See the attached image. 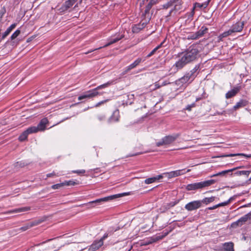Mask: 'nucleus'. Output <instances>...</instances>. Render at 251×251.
<instances>
[{
    "label": "nucleus",
    "instance_id": "obj_1",
    "mask_svg": "<svg viewBox=\"0 0 251 251\" xmlns=\"http://www.w3.org/2000/svg\"><path fill=\"white\" fill-rule=\"evenodd\" d=\"M199 52L198 46L192 45L185 51L179 53L178 56L180 58L174 65L176 71L182 69L187 64L195 61L199 57Z\"/></svg>",
    "mask_w": 251,
    "mask_h": 251
},
{
    "label": "nucleus",
    "instance_id": "obj_2",
    "mask_svg": "<svg viewBox=\"0 0 251 251\" xmlns=\"http://www.w3.org/2000/svg\"><path fill=\"white\" fill-rule=\"evenodd\" d=\"M112 82L113 81H109L106 83L98 86L94 89L86 92L84 94L78 97V100H81L84 99H90L95 97L98 95H100V94L98 91L108 87L110 85L112 84Z\"/></svg>",
    "mask_w": 251,
    "mask_h": 251
},
{
    "label": "nucleus",
    "instance_id": "obj_3",
    "mask_svg": "<svg viewBox=\"0 0 251 251\" xmlns=\"http://www.w3.org/2000/svg\"><path fill=\"white\" fill-rule=\"evenodd\" d=\"M216 182L214 179H210L200 182H196L192 184H188L186 189L188 191L196 190L198 189H201L203 188L209 186Z\"/></svg>",
    "mask_w": 251,
    "mask_h": 251
},
{
    "label": "nucleus",
    "instance_id": "obj_4",
    "mask_svg": "<svg viewBox=\"0 0 251 251\" xmlns=\"http://www.w3.org/2000/svg\"><path fill=\"white\" fill-rule=\"evenodd\" d=\"M126 193H121V194H118L116 195H113L111 196H109L108 197H106L103 198H100L99 199L96 200L95 201H90L88 203V204H92V203H96L97 204H100L101 203L103 202H105L110 200H112L124 196L126 195Z\"/></svg>",
    "mask_w": 251,
    "mask_h": 251
},
{
    "label": "nucleus",
    "instance_id": "obj_5",
    "mask_svg": "<svg viewBox=\"0 0 251 251\" xmlns=\"http://www.w3.org/2000/svg\"><path fill=\"white\" fill-rule=\"evenodd\" d=\"M47 219V217H43L40 218V219L35 220L33 222H32L31 223H28L26 224L25 226L21 227L20 228V230H21L22 231H25L27 229H29V228L33 227L35 226H37L41 223L45 221Z\"/></svg>",
    "mask_w": 251,
    "mask_h": 251
},
{
    "label": "nucleus",
    "instance_id": "obj_6",
    "mask_svg": "<svg viewBox=\"0 0 251 251\" xmlns=\"http://www.w3.org/2000/svg\"><path fill=\"white\" fill-rule=\"evenodd\" d=\"M251 218V213H249L244 216L241 217L236 222L233 223L231 224V226L234 228H236L237 226H241L244 223L247 222L249 219Z\"/></svg>",
    "mask_w": 251,
    "mask_h": 251
},
{
    "label": "nucleus",
    "instance_id": "obj_7",
    "mask_svg": "<svg viewBox=\"0 0 251 251\" xmlns=\"http://www.w3.org/2000/svg\"><path fill=\"white\" fill-rule=\"evenodd\" d=\"M201 206V201H194L186 204L185 208L188 211H192L197 209Z\"/></svg>",
    "mask_w": 251,
    "mask_h": 251
},
{
    "label": "nucleus",
    "instance_id": "obj_8",
    "mask_svg": "<svg viewBox=\"0 0 251 251\" xmlns=\"http://www.w3.org/2000/svg\"><path fill=\"white\" fill-rule=\"evenodd\" d=\"M191 78L193 79V72H188L183 77L177 80L176 84L178 85H182L183 84L188 82Z\"/></svg>",
    "mask_w": 251,
    "mask_h": 251
},
{
    "label": "nucleus",
    "instance_id": "obj_9",
    "mask_svg": "<svg viewBox=\"0 0 251 251\" xmlns=\"http://www.w3.org/2000/svg\"><path fill=\"white\" fill-rule=\"evenodd\" d=\"M142 60L141 58H137L136 60L134 61L133 63L126 67L125 70L121 74V76H123L131 70L135 68L136 66H137L141 62Z\"/></svg>",
    "mask_w": 251,
    "mask_h": 251
},
{
    "label": "nucleus",
    "instance_id": "obj_10",
    "mask_svg": "<svg viewBox=\"0 0 251 251\" xmlns=\"http://www.w3.org/2000/svg\"><path fill=\"white\" fill-rule=\"evenodd\" d=\"M36 128L34 127H28L26 130L24 131L19 137V140L20 141H24L25 140L28 134L35 133Z\"/></svg>",
    "mask_w": 251,
    "mask_h": 251
},
{
    "label": "nucleus",
    "instance_id": "obj_11",
    "mask_svg": "<svg viewBox=\"0 0 251 251\" xmlns=\"http://www.w3.org/2000/svg\"><path fill=\"white\" fill-rule=\"evenodd\" d=\"M244 25V22H238L233 24L229 29L232 33L241 32Z\"/></svg>",
    "mask_w": 251,
    "mask_h": 251
},
{
    "label": "nucleus",
    "instance_id": "obj_12",
    "mask_svg": "<svg viewBox=\"0 0 251 251\" xmlns=\"http://www.w3.org/2000/svg\"><path fill=\"white\" fill-rule=\"evenodd\" d=\"M48 123V120L47 118H45L42 119L38 126H31V127L35 128L36 130L35 131V133L38 132V131H43L46 128V126L47 124Z\"/></svg>",
    "mask_w": 251,
    "mask_h": 251
},
{
    "label": "nucleus",
    "instance_id": "obj_13",
    "mask_svg": "<svg viewBox=\"0 0 251 251\" xmlns=\"http://www.w3.org/2000/svg\"><path fill=\"white\" fill-rule=\"evenodd\" d=\"M185 172L184 171V169L182 170H176L174 171H172L169 173H166L165 174L169 178H172L175 177L176 176H178L181 175H182L183 174H185Z\"/></svg>",
    "mask_w": 251,
    "mask_h": 251
},
{
    "label": "nucleus",
    "instance_id": "obj_14",
    "mask_svg": "<svg viewBox=\"0 0 251 251\" xmlns=\"http://www.w3.org/2000/svg\"><path fill=\"white\" fill-rule=\"evenodd\" d=\"M75 3L72 0H68L66 1L64 3L60 8L59 10L61 12H65L68 10Z\"/></svg>",
    "mask_w": 251,
    "mask_h": 251
},
{
    "label": "nucleus",
    "instance_id": "obj_15",
    "mask_svg": "<svg viewBox=\"0 0 251 251\" xmlns=\"http://www.w3.org/2000/svg\"><path fill=\"white\" fill-rule=\"evenodd\" d=\"M44 251H55L56 247L53 243H47V241L42 243Z\"/></svg>",
    "mask_w": 251,
    "mask_h": 251
},
{
    "label": "nucleus",
    "instance_id": "obj_16",
    "mask_svg": "<svg viewBox=\"0 0 251 251\" xmlns=\"http://www.w3.org/2000/svg\"><path fill=\"white\" fill-rule=\"evenodd\" d=\"M240 89V86L234 87L232 90L226 93V99H228L235 96L239 92Z\"/></svg>",
    "mask_w": 251,
    "mask_h": 251
},
{
    "label": "nucleus",
    "instance_id": "obj_17",
    "mask_svg": "<svg viewBox=\"0 0 251 251\" xmlns=\"http://www.w3.org/2000/svg\"><path fill=\"white\" fill-rule=\"evenodd\" d=\"M178 136V134L166 136L163 138V143H165V145L170 144L175 141Z\"/></svg>",
    "mask_w": 251,
    "mask_h": 251
},
{
    "label": "nucleus",
    "instance_id": "obj_18",
    "mask_svg": "<svg viewBox=\"0 0 251 251\" xmlns=\"http://www.w3.org/2000/svg\"><path fill=\"white\" fill-rule=\"evenodd\" d=\"M103 244L101 240L95 241L89 249V251H95L98 250Z\"/></svg>",
    "mask_w": 251,
    "mask_h": 251
},
{
    "label": "nucleus",
    "instance_id": "obj_19",
    "mask_svg": "<svg viewBox=\"0 0 251 251\" xmlns=\"http://www.w3.org/2000/svg\"><path fill=\"white\" fill-rule=\"evenodd\" d=\"M147 25L146 22H144L142 23H139L137 25H135L132 29V31L133 33H138L141 30L143 29Z\"/></svg>",
    "mask_w": 251,
    "mask_h": 251
},
{
    "label": "nucleus",
    "instance_id": "obj_20",
    "mask_svg": "<svg viewBox=\"0 0 251 251\" xmlns=\"http://www.w3.org/2000/svg\"><path fill=\"white\" fill-rule=\"evenodd\" d=\"M30 210V207H24L19 208H16L13 210H9L6 212L5 213L6 214H11V213H21Z\"/></svg>",
    "mask_w": 251,
    "mask_h": 251
},
{
    "label": "nucleus",
    "instance_id": "obj_21",
    "mask_svg": "<svg viewBox=\"0 0 251 251\" xmlns=\"http://www.w3.org/2000/svg\"><path fill=\"white\" fill-rule=\"evenodd\" d=\"M242 167L240 166V167H236V168H234L233 169H229V170H225V171H223L221 172H219L218 173H217V174H214L212 176H210V177H215V176H224L226 174H227L228 173H229V172H232V171L238 169V168H241Z\"/></svg>",
    "mask_w": 251,
    "mask_h": 251
},
{
    "label": "nucleus",
    "instance_id": "obj_22",
    "mask_svg": "<svg viewBox=\"0 0 251 251\" xmlns=\"http://www.w3.org/2000/svg\"><path fill=\"white\" fill-rule=\"evenodd\" d=\"M163 178L162 175H158L156 176L150 177L145 180L146 184H151Z\"/></svg>",
    "mask_w": 251,
    "mask_h": 251
},
{
    "label": "nucleus",
    "instance_id": "obj_23",
    "mask_svg": "<svg viewBox=\"0 0 251 251\" xmlns=\"http://www.w3.org/2000/svg\"><path fill=\"white\" fill-rule=\"evenodd\" d=\"M16 26V24H12L3 33L2 37L1 40H3L6 36H7L9 33L11 32V31L15 28Z\"/></svg>",
    "mask_w": 251,
    "mask_h": 251
},
{
    "label": "nucleus",
    "instance_id": "obj_24",
    "mask_svg": "<svg viewBox=\"0 0 251 251\" xmlns=\"http://www.w3.org/2000/svg\"><path fill=\"white\" fill-rule=\"evenodd\" d=\"M247 104V101L246 100H241L233 106V108L234 110H236L239 108L245 106Z\"/></svg>",
    "mask_w": 251,
    "mask_h": 251
},
{
    "label": "nucleus",
    "instance_id": "obj_25",
    "mask_svg": "<svg viewBox=\"0 0 251 251\" xmlns=\"http://www.w3.org/2000/svg\"><path fill=\"white\" fill-rule=\"evenodd\" d=\"M158 1V0H151L150 2L148 4V5L146 7V9L145 10V13H148L151 8L152 6L157 3Z\"/></svg>",
    "mask_w": 251,
    "mask_h": 251
},
{
    "label": "nucleus",
    "instance_id": "obj_26",
    "mask_svg": "<svg viewBox=\"0 0 251 251\" xmlns=\"http://www.w3.org/2000/svg\"><path fill=\"white\" fill-rule=\"evenodd\" d=\"M223 247L225 251H234L233 243L232 242L225 243Z\"/></svg>",
    "mask_w": 251,
    "mask_h": 251
},
{
    "label": "nucleus",
    "instance_id": "obj_27",
    "mask_svg": "<svg viewBox=\"0 0 251 251\" xmlns=\"http://www.w3.org/2000/svg\"><path fill=\"white\" fill-rule=\"evenodd\" d=\"M208 28L204 26H202L201 29L198 31L196 33L199 38L202 37L204 34L207 32Z\"/></svg>",
    "mask_w": 251,
    "mask_h": 251
},
{
    "label": "nucleus",
    "instance_id": "obj_28",
    "mask_svg": "<svg viewBox=\"0 0 251 251\" xmlns=\"http://www.w3.org/2000/svg\"><path fill=\"white\" fill-rule=\"evenodd\" d=\"M123 37H124V36L122 35L119 37H116L113 39H111L110 41H109L108 43L105 44L103 47H108V46L111 45V44H114V43L119 41L120 40H121Z\"/></svg>",
    "mask_w": 251,
    "mask_h": 251
},
{
    "label": "nucleus",
    "instance_id": "obj_29",
    "mask_svg": "<svg viewBox=\"0 0 251 251\" xmlns=\"http://www.w3.org/2000/svg\"><path fill=\"white\" fill-rule=\"evenodd\" d=\"M208 4V2H206L203 3H200L199 2H196L194 4V8L199 7L200 8H205Z\"/></svg>",
    "mask_w": 251,
    "mask_h": 251
},
{
    "label": "nucleus",
    "instance_id": "obj_30",
    "mask_svg": "<svg viewBox=\"0 0 251 251\" xmlns=\"http://www.w3.org/2000/svg\"><path fill=\"white\" fill-rule=\"evenodd\" d=\"M214 200H215V197H211L210 198H205L201 201V204L202 203H205L206 204H207L208 203L213 201H214Z\"/></svg>",
    "mask_w": 251,
    "mask_h": 251
},
{
    "label": "nucleus",
    "instance_id": "obj_31",
    "mask_svg": "<svg viewBox=\"0 0 251 251\" xmlns=\"http://www.w3.org/2000/svg\"><path fill=\"white\" fill-rule=\"evenodd\" d=\"M236 155H241V156H246L247 158H251V154L247 155V154H244V153L229 154L222 155V156H221V157H231V156H234Z\"/></svg>",
    "mask_w": 251,
    "mask_h": 251
},
{
    "label": "nucleus",
    "instance_id": "obj_32",
    "mask_svg": "<svg viewBox=\"0 0 251 251\" xmlns=\"http://www.w3.org/2000/svg\"><path fill=\"white\" fill-rule=\"evenodd\" d=\"M232 34V33L231 32L230 30L229 29L228 30L225 31V32H223L222 34H220L219 36V38L220 40H221L222 38L226 37L229 35H230Z\"/></svg>",
    "mask_w": 251,
    "mask_h": 251
},
{
    "label": "nucleus",
    "instance_id": "obj_33",
    "mask_svg": "<svg viewBox=\"0 0 251 251\" xmlns=\"http://www.w3.org/2000/svg\"><path fill=\"white\" fill-rule=\"evenodd\" d=\"M167 234H168L167 233H166L164 235H162V236H157L155 237H152L151 239V241L149 243H152L155 242H156V241H157L158 240H161L163 237L166 236L167 235Z\"/></svg>",
    "mask_w": 251,
    "mask_h": 251
},
{
    "label": "nucleus",
    "instance_id": "obj_34",
    "mask_svg": "<svg viewBox=\"0 0 251 251\" xmlns=\"http://www.w3.org/2000/svg\"><path fill=\"white\" fill-rule=\"evenodd\" d=\"M163 43V42H162L159 45L157 46L156 48H155L149 54L147 55V57L149 58L152 56L153 54H154L155 52L156 51V50L162 47Z\"/></svg>",
    "mask_w": 251,
    "mask_h": 251
},
{
    "label": "nucleus",
    "instance_id": "obj_35",
    "mask_svg": "<svg viewBox=\"0 0 251 251\" xmlns=\"http://www.w3.org/2000/svg\"><path fill=\"white\" fill-rule=\"evenodd\" d=\"M33 251H44L42 243L35 245L33 249Z\"/></svg>",
    "mask_w": 251,
    "mask_h": 251
},
{
    "label": "nucleus",
    "instance_id": "obj_36",
    "mask_svg": "<svg viewBox=\"0 0 251 251\" xmlns=\"http://www.w3.org/2000/svg\"><path fill=\"white\" fill-rule=\"evenodd\" d=\"M250 173L251 171H240L236 172L235 174L239 176L245 175L248 176Z\"/></svg>",
    "mask_w": 251,
    "mask_h": 251
},
{
    "label": "nucleus",
    "instance_id": "obj_37",
    "mask_svg": "<svg viewBox=\"0 0 251 251\" xmlns=\"http://www.w3.org/2000/svg\"><path fill=\"white\" fill-rule=\"evenodd\" d=\"M21 33V31L19 29L16 30L11 36L10 39L11 40H14L17 38Z\"/></svg>",
    "mask_w": 251,
    "mask_h": 251
},
{
    "label": "nucleus",
    "instance_id": "obj_38",
    "mask_svg": "<svg viewBox=\"0 0 251 251\" xmlns=\"http://www.w3.org/2000/svg\"><path fill=\"white\" fill-rule=\"evenodd\" d=\"M182 2L181 1H178V2L175 5L174 10H176V11H178V10L181 9H182Z\"/></svg>",
    "mask_w": 251,
    "mask_h": 251
},
{
    "label": "nucleus",
    "instance_id": "obj_39",
    "mask_svg": "<svg viewBox=\"0 0 251 251\" xmlns=\"http://www.w3.org/2000/svg\"><path fill=\"white\" fill-rule=\"evenodd\" d=\"M64 186V182L61 183L56 184L51 186V188L53 189H58Z\"/></svg>",
    "mask_w": 251,
    "mask_h": 251
},
{
    "label": "nucleus",
    "instance_id": "obj_40",
    "mask_svg": "<svg viewBox=\"0 0 251 251\" xmlns=\"http://www.w3.org/2000/svg\"><path fill=\"white\" fill-rule=\"evenodd\" d=\"M234 199L233 197H231L230 199H229L228 200H227L226 201L220 203H219V206H223L227 205L231 201H232Z\"/></svg>",
    "mask_w": 251,
    "mask_h": 251
},
{
    "label": "nucleus",
    "instance_id": "obj_41",
    "mask_svg": "<svg viewBox=\"0 0 251 251\" xmlns=\"http://www.w3.org/2000/svg\"><path fill=\"white\" fill-rule=\"evenodd\" d=\"M64 186H70V185H75L76 184V182H75L74 181L72 180H69V181H65L64 182Z\"/></svg>",
    "mask_w": 251,
    "mask_h": 251
},
{
    "label": "nucleus",
    "instance_id": "obj_42",
    "mask_svg": "<svg viewBox=\"0 0 251 251\" xmlns=\"http://www.w3.org/2000/svg\"><path fill=\"white\" fill-rule=\"evenodd\" d=\"M198 38H199V37H198L196 32L195 33L192 34L188 36V39L195 40V39H197Z\"/></svg>",
    "mask_w": 251,
    "mask_h": 251
},
{
    "label": "nucleus",
    "instance_id": "obj_43",
    "mask_svg": "<svg viewBox=\"0 0 251 251\" xmlns=\"http://www.w3.org/2000/svg\"><path fill=\"white\" fill-rule=\"evenodd\" d=\"M175 2H173V0H171L170 1L168 2L167 3H166L163 5V8L165 9L168 8L169 7L171 6L173 3Z\"/></svg>",
    "mask_w": 251,
    "mask_h": 251
},
{
    "label": "nucleus",
    "instance_id": "obj_44",
    "mask_svg": "<svg viewBox=\"0 0 251 251\" xmlns=\"http://www.w3.org/2000/svg\"><path fill=\"white\" fill-rule=\"evenodd\" d=\"M97 118H98V119L99 120V121L100 122H102L105 119V115H104L103 114L99 115L98 116Z\"/></svg>",
    "mask_w": 251,
    "mask_h": 251
},
{
    "label": "nucleus",
    "instance_id": "obj_45",
    "mask_svg": "<svg viewBox=\"0 0 251 251\" xmlns=\"http://www.w3.org/2000/svg\"><path fill=\"white\" fill-rule=\"evenodd\" d=\"M178 202V201H175L171 202L168 204V207H172L174 206Z\"/></svg>",
    "mask_w": 251,
    "mask_h": 251
},
{
    "label": "nucleus",
    "instance_id": "obj_46",
    "mask_svg": "<svg viewBox=\"0 0 251 251\" xmlns=\"http://www.w3.org/2000/svg\"><path fill=\"white\" fill-rule=\"evenodd\" d=\"M73 173H76V174H84L85 173V171L84 170H76V171H73Z\"/></svg>",
    "mask_w": 251,
    "mask_h": 251
},
{
    "label": "nucleus",
    "instance_id": "obj_47",
    "mask_svg": "<svg viewBox=\"0 0 251 251\" xmlns=\"http://www.w3.org/2000/svg\"><path fill=\"white\" fill-rule=\"evenodd\" d=\"M226 111H223L222 112H218L217 111L214 115H225L226 114Z\"/></svg>",
    "mask_w": 251,
    "mask_h": 251
},
{
    "label": "nucleus",
    "instance_id": "obj_48",
    "mask_svg": "<svg viewBox=\"0 0 251 251\" xmlns=\"http://www.w3.org/2000/svg\"><path fill=\"white\" fill-rule=\"evenodd\" d=\"M195 105V104L194 103L191 105H188L186 107V109L189 111H190L191 110L192 107H194Z\"/></svg>",
    "mask_w": 251,
    "mask_h": 251
},
{
    "label": "nucleus",
    "instance_id": "obj_49",
    "mask_svg": "<svg viewBox=\"0 0 251 251\" xmlns=\"http://www.w3.org/2000/svg\"><path fill=\"white\" fill-rule=\"evenodd\" d=\"M163 145H165V143H163V139H162V141L158 142L156 143V146L157 147H159V146Z\"/></svg>",
    "mask_w": 251,
    "mask_h": 251
},
{
    "label": "nucleus",
    "instance_id": "obj_50",
    "mask_svg": "<svg viewBox=\"0 0 251 251\" xmlns=\"http://www.w3.org/2000/svg\"><path fill=\"white\" fill-rule=\"evenodd\" d=\"M108 100H103V101H101L99 102H98L96 105V107H98V106H99L100 105H101V104H103L104 103V102H106Z\"/></svg>",
    "mask_w": 251,
    "mask_h": 251
},
{
    "label": "nucleus",
    "instance_id": "obj_51",
    "mask_svg": "<svg viewBox=\"0 0 251 251\" xmlns=\"http://www.w3.org/2000/svg\"><path fill=\"white\" fill-rule=\"evenodd\" d=\"M219 207V204H218L215 205H214V206H213L212 207H209L208 209H209V210H213V209H216V208H218Z\"/></svg>",
    "mask_w": 251,
    "mask_h": 251
},
{
    "label": "nucleus",
    "instance_id": "obj_52",
    "mask_svg": "<svg viewBox=\"0 0 251 251\" xmlns=\"http://www.w3.org/2000/svg\"><path fill=\"white\" fill-rule=\"evenodd\" d=\"M55 176V174L54 172H53L52 173H50V174H47L46 176H47V177H51V176Z\"/></svg>",
    "mask_w": 251,
    "mask_h": 251
},
{
    "label": "nucleus",
    "instance_id": "obj_53",
    "mask_svg": "<svg viewBox=\"0 0 251 251\" xmlns=\"http://www.w3.org/2000/svg\"><path fill=\"white\" fill-rule=\"evenodd\" d=\"M108 237V234H105L99 240H101L103 242V240Z\"/></svg>",
    "mask_w": 251,
    "mask_h": 251
},
{
    "label": "nucleus",
    "instance_id": "obj_54",
    "mask_svg": "<svg viewBox=\"0 0 251 251\" xmlns=\"http://www.w3.org/2000/svg\"><path fill=\"white\" fill-rule=\"evenodd\" d=\"M197 69H198V68H197V67H196L192 70H191L190 72H193V75L194 74V73L197 70ZM193 78L194 77L193 75Z\"/></svg>",
    "mask_w": 251,
    "mask_h": 251
},
{
    "label": "nucleus",
    "instance_id": "obj_55",
    "mask_svg": "<svg viewBox=\"0 0 251 251\" xmlns=\"http://www.w3.org/2000/svg\"><path fill=\"white\" fill-rule=\"evenodd\" d=\"M134 95L133 94H130L128 95V97L129 99H133L134 98Z\"/></svg>",
    "mask_w": 251,
    "mask_h": 251
},
{
    "label": "nucleus",
    "instance_id": "obj_56",
    "mask_svg": "<svg viewBox=\"0 0 251 251\" xmlns=\"http://www.w3.org/2000/svg\"><path fill=\"white\" fill-rule=\"evenodd\" d=\"M102 48V47H100V48H97V49H94V50H90V51H88L87 52H86V53H85V54H88V53H90V52H92V51H94V50H98V49H101V48Z\"/></svg>",
    "mask_w": 251,
    "mask_h": 251
},
{
    "label": "nucleus",
    "instance_id": "obj_57",
    "mask_svg": "<svg viewBox=\"0 0 251 251\" xmlns=\"http://www.w3.org/2000/svg\"><path fill=\"white\" fill-rule=\"evenodd\" d=\"M195 9L194 8V7L192 9V12H191V17H193L194 15V13H195Z\"/></svg>",
    "mask_w": 251,
    "mask_h": 251
},
{
    "label": "nucleus",
    "instance_id": "obj_58",
    "mask_svg": "<svg viewBox=\"0 0 251 251\" xmlns=\"http://www.w3.org/2000/svg\"><path fill=\"white\" fill-rule=\"evenodd\" d=\"M174 10V9H172V10L169 12V14H168V16H171V13L173 12V11Z\"/></svg>",
    "mask_w": 251,
    "mask_h": 251
},
{
    "label": "nucleus",
    "instance_id": "obj_59",
    "mask_svg": "<svg viewBox=\"0 0 251 251\" xmlns=\"http://www.w3.org/2000/svg\"><path fill=\"white\" fill-rule=\"evenodd\" d=\"M155 89L160 88V86L157 83H155Z\"/></svg>",
    "mask_w": 251,
    "mask_h": 251
},
{
    "label": "nucleus",
    "instance_id": "obj_60",
    "mask_svg": "<svg viewBox=\"0 0 251 251\" xmlns=\"http://www.w3.org/2000/svg\"><path fill=\"white\" fill-rule=\"evenodd\" d=\"M113 121V118H112V117L110 118L109 119V122H111V121Z\"/></svg>",
    "mask_w": 251,
    "mask_h": 251
},
{
    "label": "nucleus",
    "instance_id": "obj_61",
    "mask_svg": "<svg viewBox=\"0 0 251 251\" xmlns=\"http://www.w3.org/2000/svg\"><path fill=\"white\" fill-rule=\"evenodd\" d=\"M179 1V0H173V2H177Z\"/></svg>",
    "mask_w": 251,
    "mask_h": 251
},
{
    "label": "nucleus",
    "instance_id": "obj_62",
    "mask_svg": "<svg viewBox=\"0 0 251 251\" xmlns=\"http://www.w3.org/2000/svg\"><path fill=\"white\" fill-rule=\"evenodd\" d=\"M72 0L75 3L77 0Z\"/></svg>",
    "mask_w": 251,
    "mask_h": 251
},
{
    "label": "nucleus",
    "instance_id": "obj_63",
    "mask_svg": "<svg viewBox=\"0 0 251 251\" xmlns=\"http://www.w3.org/2000/svg\"><path fill=\"white\" fill-rule=\"evenodd\" d=\"M132 247H130V248L129 249H128L126 251H130V250L131 249Z\"/></svg>",
    "mask_w": 251,
    "mask_h": 251
},
{
    "label": "nucleus",
    "instance_id": "obj_64",
    "mask_svg": "<svg viewBox=\"0 0 251 251\" xmlns=\"http://www.w3.org/2000/svg\"><path fill=\"white\" fill-rule=\"evenodd\" d=\"M114 121H116V122H117V121H118V118H117V119H116Z\"/></svg>",
    "mask_w": 251,
    "mask_h": 251
}]
</instances>
